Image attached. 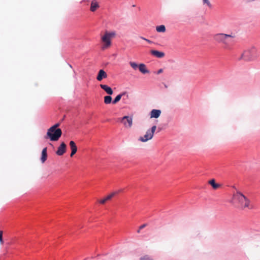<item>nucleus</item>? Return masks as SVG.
I'll return each instance as SVG.
<instances>
[{"label": "nucleus", "mask_w": 260, "mask_h": 260, "mask_svg": "<svg viewBox=\"0 0 260 260\" xmlns=\"http://www.w3.org/2000/svg\"><path fill=\"white\" fill-rule=\"evenodd\" d=\"M233 199L236 201L239 204L240 207L242 209L246 208L249 209L253 208L250 200L240 191H237L236 193L233 194Z\"/></svg>", "instance_id": "obj_1"}, {"label": "nucleus", "mask_w": 260, "mask_h": 260, "mask_svg": "<svg viewBox=\"0 0 260 260\" xmlns=\"http://www.w3.org/2000/svg\"><path fill=\"white\" fill-rule=\"evenodd\" d=\"M234 36L232 34H225L223 33L216 34L214 35V40L218 43L222 44L225 49H229L231 42L230 38H234Z\"/></svg>", "instance_id": "obj_2"}, {"label": "nucleus", "mask_w": 260, "mask_h": 260, "mask_svg": "<svg viewBox=\"0 0 260 260\" xmlns=\"http://www.w3.org/2000/svg\"><path fill=\"white\" fill-rule=\"evenodd\" d=\"M59 126L58 124H56L51 126L48 129L47 135L45 137L46 139H49L51 141H57L61 135V131L60 128H57Z\"/></svg>", "instance_id": "obj_3"}, {"label": "nucleus", "mask_w": 260, "mask_h": 260, "mask_svg": "<svg viewBox=\"0 0 260 260\" xmlns=\"http://www.w3.org/2000/svg\"><path fill=\"white\" fill-rule=\"evenodd\" d=\"M256 57V50L254 47H252L244 51L239 59H243L246 61L251 60Z\"/></svg>", "instance_id": "obj_4"}, {"label": "nucleus", "mask_w": 260, "mask_h": 260, "mask_svg": "<svg viewBox=\"0 0 260 260\" xmlns=\"http://www.w3.org/2000/svg\"><path fill=\"white\" fill-rule=\"evenodd\" d=\"M116 33L114 31L105 32V35L102 37V41L104 43L102 47V49L104 50L111 46V39L114 37Z\"/></svg>", "instance_id": "obj_5"}, {"label": "nucleus", "mask_w": 260, "mask_h": 260, "mask_svg": "<svg viewBox=\"0 0 260 260\" xmlns=\"http://www.w3.org/2000/svg\"><path fill=\"white\" fill-rule=\"evenodd\" d=\"M156 129V126L153 125L150 129L147 131L146 134L143 137H140L139 140L143 142H145L151 140L153 137Z\"/></svg>", "instance_id": "obj_6"}, {"label": "nucleus", "mask_w": 260, "mask_h": 260, "mask_svg": "<svg viewBox=\"0 0 260 260\" xmlns=\"http://www.w3.org/2000/svg\"><path fill=\"white\" fill-rule=\"evenodd\" d=\"M120 121L126 128H130L133 124V118L131 116H125L120 119Z\"/></svg>", "instance_id": "obj_7"}, {"label": "nucleus", "mask_w": 260, "mask_h": 260, "mask_svg": "<svg viewBox=\"0 0 260 260\" xmlns=\"http://www.w3.org/2000/svg\"><path fill=\"white\" fill-rule=\"evenodd\" d=\"M66 69H68L69 74L68 76L69 78L70 79H74L76 77V72H75L74 70L73 69L72 66L69 64H67V67L66 66Z\"/></svg>", "instance_id": "obj_8"}, {"label": "nucleus", "mask_w": 260, "mask_h": 260, "mask_svg": "<svg viewBox=\"0 0 260 260\" xmlns=\"http://www.w3.org/2000/svg\"><path fill=\"white\" fill-rule=\"evenodd\" d=\"M107 74L106 72L103 70H100L99 71L96 77V80L99 81H102L103 79H105L107 78Z\"/></svg>", "instance_id": "obj_9"}, {"label": "nucleus", "mask_w": 260, "mask_h": 260, "mask_svg": "<svg viewBox=\"0 0 260 260\" xmlns=\"http://www.w3.org/2000/svg\"><path fill=\"white\" fill-rule=\"evenodd\" d=\"M151 54L159 58H162L165 56V54L163 52L155 50H152L150 51Z\"/></svg>", "instance_id": "obj_10"}, {"label": "nucleus", "mask_w": 260, "mask_h": 260, "mask_svg": "<svg viewBox=\"0 0 260 260\" xmlns=\"http://www.w3.org/2000/svg\"><path fill=\"white\" fill-rule=\"evenodd\" d=\"M100 86L102 89H103L106 93L109 95H112L113 93V91L112 88L108 86L107 85L105 84H100Z\"/></svg>", "instance_id": "obj_11"}, {"label": "nucleus", "mask_w": 260, "mask_h": 260, "mask_svg": "<svg viewBox=\"0 0 260 260\" xmlns=\"http://www.w3.org/2000/svg\"><path fill=\"white\" fill-rule=\"evenodd\" d=\"M161 111L157 109H153L150 112V117L157 118L160 116Z\"/></svg>", "instance_id": "obj_12"}, {"label": "nucleus", "mask_w": 260, "mask_h": 260, "mask_svg": "<svg viewBox=\"0 0 260 260\" xmlns=\"http://www.w3.org/2000/svg\"><path fill=\"white\" fill-rule=\"evenodd\" d=\"M70 146L72 150L71 156L72 157L76 153L77 151V147L76 146L75 143L73 141L70 142Z\"/></svg>", "instance_id": "obj_13"}, {"label": "nucleus", "mask_w": 260, "mask_h": 260, "mask_svg": "<svg viewBox=\"0 0 260 260\" xmlns=\"http://www.w3.org/2000/svg\"><path fill=\"white\" fill-rule=\"evenodd\" d=\"M65 152V143L62 142L56 151L58 155H62Z\"/></svg>", "instance_id": "obj_14"}, {"label": "nucleus", "mask_w": 260, "mask_h": 260, "mask_svg": "<svg viewBox=\"0 0 260 260\" xmlns=\"http://www.w3.org/2000/svg\"><path fill=\"white\" fill-rule=\"evenodd\" d=\"M100 7L98 3L95 1L93 0L91 3V6L90 10L91 12H94L98 8H99Z\"/></svg>", "instance_id": "obj_15"}, {"label": "nucleus", "mask_w": 260, "mask_h": 260, "mask_svg": "<svg viewBox=\"0 0 260 260\" xmlns=\"http://www.w3.org/2000/svg\"><path fill=\"white\" fill-rule=\"evenodd\" d=\"M139 70L143 74L149 73V71L146 69V66L144 63L139 64Z\"/></svg>", "instance_id": "obj_16"}, {"label": "nucleus", "mask_w": 260, "mask_h": 260, "mask_svg": "<svg viewBox=\"0 0 260 260\" xmlns=\"http://www.w3.org/2000/svg\"><path fill=\"white\" fill-rule=\"evenodd\" d=\"M47 148H44L42 151V156L41 160L42 163H44L47 159Z\"/></svg>", "instance_id": "obj_17"}, {"label": "nucleus", "mask_w": 260, "mask_h": 260, "mask_svg": "<svg viewBox=\"0 0 260 260\" xmlns=\"http://www.w3.org/2000/svg\"><path fill=\"white\" fill-rule=\"evenodd\" d=\"M126 94V92H123L122 93L117 95L114 100L112 101V103L113 104H116L121 99L122 96Z\"/></svg>", "instance_id": "obj_18"}, {"label": "nucleus", "mask_w": 260, "mask_h": 260, "mask_svg": "<svg viewBox=\"0 0 260 260\" xmlns=\"http://www.w3.org/2000/svg\"><path fill=\"white\" fill-rule=\"evenodd\" d=\"M209 184H210L214 189H216L220 186V184L216 183L214 179L210 180L209 181Z\"/></svg>", "instance_id": "obj_19"}, {"label": "nucleus", "mask_w": 260, "mask_h": 260, "mask_svg": "<svg viewBox=\"0 0 260 260\" xmlns=\"http://www.w3.org/2000/svg\"><path fill=\"white\" fill-rule=\"evenodd\" d=\"M156 30L157 32H164L166 31V27L164 25L156 26Z\"/></svg>", "instance_id": "obj_20"}, {"label": "nucleus", "mask_w": 260, "mask_h": 260, "mask_svg": "<svg viewBox=\"0 0 260 260\" xmlns=\"http://www.w3.org/2000/svg\"><path fill=\"white\" fill-rule=\"evenodd\" d=\"M112 102V97L110 95H107L104 97V103L106 104H109Z\"/></svg>", "instance_id": "obj_21"}, {"label": "nucleus", "mask_w": 260, "mask_h": 260, "mask_svg": "<svg viewBox=\"0 0 260 260\" xmlns=\"http://www.w3.org/2000/svg\"><path fill=\"white\" fill-rule=\"evenodd\" d=\"M120 191H114L106 197L107 201L111 200L115 195L117 194Z\"/></svg>", "instance_id": "obj_22"}, {"label": "nucleus", "mask_w": 260, "mask_h": 260, "mask_svg": "<svg viewBox=\"0 0 260 260\" xmlns=\"http://www.w3.org/2000/svg\"><path fill=\"white\" fill-rule=\"evenodd\" d=\"M203 4L204 5H206L208 6L209 8L211 9L212 8V6L209 1V0H202Z\"/></svg>", "instance_id": "obj_23"}, {"label": "nucleus", "mask_w": 260, "mask_h": 260, "mask_svg": "<svg viewBox=\"0 0 260 260\" xmlns=\"http://www.w3.org/2000/svg\"><path fill=\"white\" fill-rule=\"evenodd\" d=\"M129 64L135 70L139 68V65L136 62L131 61Z\"/></svg>", "instance_id": "obj_24"}, {"label": "nucleus", "mask_w": 260, "mask_h": 260, "mask_svg": "<svg viewBox=\"0 0 260 260\" xmlns=\"http://www.w3.org/2000/svg\"><path fill=\"white\" fill-rule=\"evenodd\" d=\"M140 260H154L151 256L145 255L140 257Z\"/></svg>", "instance_id": "obj_25"}, {"label": "nucleus", "mask_w": 260, "mask_h": 260, "mask_svg": "<svg viewBox=\"0 0 260 260\" xmlns=\"http://www.w3.org/2000/svg\"><path fill=\"white\" fill-rule=\"evenodd\" d=\"M146 226H147V224H146V223H145V224H143L141 225L139 227V230L137 231V233H140V230H142L143 228H145Z\"/></svg>", "instance_id": "obj_26"}, {"label": "nucleus", "mask_w": 260, "mask_h": 260, "mask_svg": "<svg viewBox=\"0 0 260 260\" xmlns=\"http://www.w3.org/2000/svg\"><path fill=\"white\" fill-rule=\"evenodd\" d=\"M3 231H0V243L3 244L4 243V241L3 240Z\"/></svg>", "instance_id": "obj_27"}, {"label": "nucleus", "mask_w": 260, "mask_h": 260, "mask_svg": "<svg viewBox=\"0 0 260 260\" xmlns=\"http://www.w3.org/2000/svg\"><path fill=\"white\" fill-rule=\"evenodd\" d=\"M106 201H107V200L105 198L104 199L100 200L99 201V202H100V203H101L102 204H105L106 203Z\"/></svg>", "instance_id": "obj_28"}, {"label": "nucleus", "mask_w": 260, "mask_h": 260, "mask_svg": "<svg viewBox=\"0 0 260 260\" xmlns=\"http://www.w3.org/2000/svg\"><path fill=\"white\" fill-rule=\"evenodd\" d=\"M140 38L144 40H145L146 41H147V42H148L149 43H152V42L147 39H146L143 37H140Z\"/></svg>", "instance_id": "obj_29"}, {"label": "nucleus", "mask_w": 260, "mask_h": 260, "mask_svg": "<svg viewBox=\"0 0 260 260\" xmlns=\"http://www.w3.org/2000/svg\"><path fill=\"white\" fill-rule=\"evenodd\" d=\"M162 72H163V70L162 69H160L158 70V71L157 72V74H160L162 73Z\"/></svg>", "instance_id": "obj_30"}]
</instances>
